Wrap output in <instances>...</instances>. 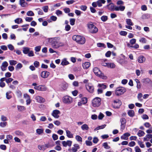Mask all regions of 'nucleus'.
Segmentation results:
<instances>
[{"mask_svg": "<svg viewBox=\"0 0 152 152\" xmlns=\"http://www.w3.org/2000/svg\"><path fill=\"white\" fill-rule=\"evenodd\" d=\"M145 60V58L143 56H140L138 57L137 58L138 61L140 63H143Z\"/></svg>", "mask_w": 152, "mask_h": 152, "instance_id": "18", "label": "nucleus"}, {"mask_svg": "<svg viewBox=\"0 0 152 152\" xmlns=\"http://www.w3.org/2000/svg\"><path fill=\"white\" fill-rule=\"evenodd\" d=\"M73 40L76 41L78 43L81 44H84L86 42L85 38L81 36L74 35L72 37Z\"/></svg>", "mask_w": 152, "mask_h": 152, "instance_id": "2", "label": "nucleus"}, {"mask_svg": "<svg viewBox=\"0 0 152 152\" xmlns=\"http://www.w3.org/2000/svg\"><path fill=\"white\" fill-rule=\"evenodd\" d=\"M86 88L90 93H92L94 92V88L93 85L91 83H88L86 85Z\"/></svg>", "mask_w": 152, "mask_h": 152, "instance_id": "6", "label": "nucleus"}, {"mask_svg": "<svg viewBox=\"0 0 152 152\" xmlns=\"http://www.w3.org/2000/svg\"><path fill=\"white\" fill-rule=\"evenodd\" d=\"M66 133L67 136L69 138H73V134L71 132L68 130H66Z\"/></svg>", "mask_w": 152, "mask_h": 152, "instance_id": "27", "label": "nucleus"}, {"mask_svg": "<svg viewBox=\"0 0 152 152\" xmlns=\"http://www.w3.org/2000/svg\"><path fill=\"white\" fill-rule=\"evenodd\" d=\"M68 84L66 83H64L62 84L61 88V90L62 91H65L67 89L68 87Z\"/></svg>", "mask_w": 152, "mask_h": 152, "instance_id": "21", "label": "nucleus"}, {"mask_svg": "<svg viewBox=\"0 0 152 152\" xmlns=\"http://www.w3.org/2000/svg\"><path fill=\"white\" fill-rule=\"evenodd\" d=\"M142 82L145 84H151L152 83V81L149 78L143 79L142 80Z\"/></svg>", "mask_w": 152, "mask_h": 152, "instance_id": "17", "label": "nucleus"}, {"mask_svg": "<svg viewBox=\"0 0 152 152\" xmlns=\"http://www.w3.org/2000/svg\"><path fill=\"white\" fill-rule=\"evenodd\" d=\"M126 23L128 25L132 26L133 25V23L132 20L130 19H127L126 20Z\"/></svg>", "mask_w": 152, "mask_h": 152, "instance_id": "29", "label": "nucleus"}, {"mask_svg": "<svg viewBox=\"0 0 152 152\" xmlns=\"http://www.w3.org/2000/svg\"><path fill=\"white\" fill-rule=\"evenodd\" d=\"M119 34L121 35L125 36L126 35L127 32L126 31H122L120 32Z\"/></svg>", "mask_w": 152, "mask_h": 152, "instance_id": "53", "label": "nucleus"}, {"mask_svg": "<svg viewBox=\"0 0 152 152\" xmlns=\"http://www.w3.org/2000/svg\"><path fill=\"white\" fill-rule=\"evenodd\" d=\"M60 113V111L58 110H54L52 113V115L55 118H58L59 116V114Z\"/></svg>", "mask_w": 152, "mask_h": 152, "instance_id": "11", "label": "nucleus"}, {"mask_svg": "<svg viewBox=\"0 0 152 152\" xmlns=\"http://www.w3.org/2000/svg\"><path fill=\"white\" fill-rule=\"evenodd\" d=\"M83 104H85L87 103V98L86 97H83L81 99V101Z\"/></svg>", "mask_w": 152, "mask_h": 152, "instance_id": "42", "label": "nucleus"}, {"mask_svg": "<svg viewBox=\"0 0 152 152\" xmlns=\"http://www.w3.org/2000/svg\"><path fill=\"white\" fill-rule=\"evenodd\" d=\"M80 148V147L79 145L77 144H75L73 145V147L72 149H69V151H72L73 152H76L78 149Z\"/></svg>", "mask_w": 152, "mask_h": 152, "instance_id": "14", "label": "nucleus"}, {"mask_svg": "<svg viewBox=\"0 0 152 152\" xmlns=\"http://www.w3.org/2000/svg\"><path fill=\"white\" fill-rule=\"evenodd\" d=\"M97 46L98 47H103L104 48H105V46L104 44L101 43H97Z\"/></svg>", "mask_w": 152, "mask_h": 152, "instance_id": "47", "label": "nucleus"}, {"mask_svg": "<svg viewBox=\"0 0 152 152\" xmlns=\"http://www.w3.org/2000/svg\"><path fill=\"white\" fill-rule=\"evenodd\" d=\"M52 138L54 140H56L58 139V136L56 134H53L52 135Z\"/></svg>", "mask_w": 152, "mask_h": 152, "instance_id": "57", "label": "nucleus"}, {"mask_svg": "<svg viewBox=\"0 0 152 152\" xmlns=\"http://www.w3.org/2000/svg\"><path fill=\"white\" fill-rule=\"evenodd\" d=\"M41 46H38L36 47L35 48V50L36 52H39L41 49Z\"/></svg>", "mask_w": 152, "mask_h": 152, "instance_id": "62", "label": "nucleus"}, {"mask_svg": "<svg viewBox=\"0 0 152 152\" xmlns=\"http://www.w3.org/2000/svg\"><path fill=\"white\" fill-rule=\"evenodd\" d=\"M34 88L35 89L39 91H44L46 90L47 88L45 86L39 85L38 86H34Z\"/></svg>", "mask_w": 152, "mask_h": 152, "instance_id": "10", "label": "nucleus"}, {"mask_svg": "<svg viewBox=\"0 0 152 152\" xmlns=\"http://www.w3.org/2000/svg\"><path fill=\"white\" fill-rule=\"evenodd\" d=\"M106 1L104 0H98L96 1V3L97 6L99 7H100L102 6V4H104Z\"/></svg>", "mask_w": 152, "mask_h": 152, "instance_id": "25", "label": "nucleus"}, {"mask_svg": "<svg viewBox=\"0 0 152 152\" xmlns=\"http://www.w3.org/2000/svg\"><path fill=\"white\" fill-rule=\"evenodd\" d=\"M63 101L65 103L69 104L72 102V98L69 96H65L63 98Z\"/></svg>", "mask_w": 152, "mask_h": 152, "instance_id": "7", "label": "nucleus"}, {"mask_svg": "<svg viewBox=\"0 0 152 152\" xmlns=\"http://www.w3.org/2000/svg\"><path fill=\"white\" fill-rule=\"evenodd\" d=\"M115 6L113 3H111L107 5L106 7H107L109 10L111 11H114L115 10Z\"/></svg>", "mask_w": 152, "mask_h": 152, "instance_id": "12", "label": "nucleus"}, {"mask_svg": "<svg viewBox=\"0 0 152 152\" xmlns=\"http://www.w3.org/2000/svg\"><path fill=\"white\" fill-rule=\"evenodd\" d=\"M98 87L102 90L105 89L107 88V86L104 84H99L98 85Z\"/></svg>", "mask_w": 152, "mask_h": 152, "instance_id": "31", "label": "nucleus"}, {"mask_svg": "<svg viewBox=\"0 0 152 152\" xmlns=\"http://www.w3.org/2000/svg\"><path fill=\"white\" fill-rule=\"evenodd\" d=\"M107 67L108 68H113L115 67V65L113 63H108Z\"/></svg>", "mask_w": 152, "mask_h": 152, "instance_id": "39", "label": "nucleus"}, {"mask_svg": "<svg viewBox=\"0 0 152 152\" xmlns=\"http://www.w3.org/2000/svg\"><path fill=\"white\" fill-rule=\"evenodd\" d=\"M29 48L27 47H24L23 48V52L25 54H26L29 52Z\"/></svg>", "mask_w": 152, "mask_h": 152, "instance_id": "32", "label": "nucleus"}, {"mask_svg": "<svg viewBox=\"0 0 152 152\" xmlns=\"http://www.w3.org/2000/svg\"><path fill=\"white\" fill-rule=\"evenodd\" d=\"M128 114L130 117H133L134 115V112L132 110H129L128 111Z\"/></svg>", "mask_w": 152, "mask_h": 152, "instance_id": "28", "label": "nucleus"}, {"mask_svg": "<svg viewBox=\"0 0 152 152\" xmlns=\"http://www.w3.org/2000/svg\"><path fill=\"white\" fill-rule=\"evenodd\" d=\"M36 99L38 102L42 103L45 102V100L44 98L39 96H37Z\"/></svg>", "mask_w": 152, "mask_h": 152, "instance_id": "20", "label": "nucleus"}, {"mask_svg": "<svg viewBox=\"0 0 152 152\" xmlns=\"http://www.w3.org/2000/svg\"><path fill=\"white\" fill-rule=\"evenodd\" d=\"M145 134L144 132L140 130L137 133V135L139 137H140L143 136Z\"/></svg>", "mask_w": 152, "mask_h": 152, "instance_id": "36", "label": "nucleus"}, {"mask_svg": "<svg viewBox=\"0 0 152 152\" xmlns=\"http://www.w3.org/2000/svg\"><path fill=\"white\" fill-rule=\"evenodd\" d=\"M101 99L99 97H96L92 101V105L94 107H97L99 106L101 104Z\"/></svg>", "mask_w": 152, "mask_h": 152, "instance_id": "5", "label": "nucleus"}, {"mask_svg": "<svg viewBox=\"0 0 152 152\" xmlns=\"http://www.w3.org/2000/svg\"><path fill=\"white\" fill-rule=\"evenodd\" d=\"M56 14L58 16H59L62 15L63 12L62 11L59 10H57L56 11Z\"/></svg>", "mask_w": 152, "mask_h": 152, "instance_id": "41", "label": "nucleus"}, {"mask_svg": "<svg viewBox=\"0 0 152 152\" xmlns=\"http://www.w3.org/2000/svg\"><path fill=\"white\" fill-rule=\"evenodd\" d=\"M10 64L11 65H15L17 63V61L15 60H11L9 61Z\"/></svg>", "mask_w": 152, "mask_h": 152, "instance_id": "48", "label": "nucleus"}, {"mask_svg": "<svg viewBox=\"0 0 152 152\" xmlns=\"http://www.w3.org/2000/svg\"><path fill=\"white\" fill-rule=\"evenodd\" d=\"M34 65L36 67H38L39 66V63L38 61H36L34 62Z\"/></svg>", "mask_w": 152, "mask_h": 152, "instance_id": "61", "label": "nucleus"}, {"mask_svg": "<svg viewBox=\"0 0 152 152\" xmlns=\"http://www.w3.org/2000/svg\"><path fill=\"white\" fill-rule=\"evenodd\" d=\"M76 139L79 142H82V138L79 135H77L75 137Z\"/></svg>", "mask_w": 152, "mask_h": 152, "instance_id": "46", "label": "nucleus"}, {"mask_svg": "<svg viewBox=\"0 0 152 152\" xmlns=\"http://www.w3.org/2000/svg\"><path fill=\"white\" fill-rule=\"evenodd\" d=\"M62 144L64 147H66L67 146L70 147L72 143V141L71 140H67L66 141H63L62 142Z\"/></svg>", "mask_w": 152, "mask_h": 152, "instance_id": "13", "label": "nucleus"}, {"mask_svg": "<svg viewBox=\"0 0 152 152\" xmlns=\"http://www.w3.org/2000/svg\"><path fill=\"white\" fill-rule=\"evenodd\" d=\"M15 23L17 24H19L23 22V20L22 18H18L15 20Z\"/></svg>", "mask_w": 152, "mask_h": 152, "instance_id": "33", "label": "nucleus"}, {"mask_svg": "<svg viewBox=\"0 0 152 152\" xmlns=\"http://www.w3.org/2000/svg\"><path fill=\"white\" fill-rule=\"evenodd\" d=\"M5 76L6 78H10L11 76V74L9 72H7L5 74Z\"/></svg>", "mask_w": 152, "mask_h": 152, "instance_id": "63", "label": "nucleus"}, {"mask_svg": "<svg viewBox=\"0 0 152 152\" xmlns=\"http://www.w3.org/2000/svg\"><path fill=\"white\" fill-rule=\"evenodd\" d=\"M108 18L107 16L103 15L101 18V20L103 22H105L107 20Z\"/></svg>", "mask_w": 152, "mask_h": 152, "instance_id": "40", "label": "nucleus"}, {"mask_svg": "<svg viewBox=\"0 0 152 152\" xmlns=\"http://www.w3.org/2000/svg\"><path fill=\"white\" fill-rule=\"evenodd\" d=\"M144 126L146 128L151 129V125L148 122H146L144 123Z\"/></svg>", "mask_w": 152, "mask_h": 152, "instance_id": "45", "label": "nucleus"}, {"mask_svg": "<svg viewBox=\"0 0 152 152\" xmlns=\"http://www.w3.org/2000/svg\"><path fill=\"white\" fill-rule=\"evenodd\" d=\"M87 26L89 31L92 33H96L98 31V29L91 23L87 24Z\"/></svg>", "mask_w": 152, "mask_h": 152, "instance_id": "4", "label": "nucleus"}, {"mask_svg": "<svg viewBox=\"0 0 152 152\" xmlns=\"http://www.w3.org/2000/svg\"><path fill=\"white\" fill-rule=\"evenodd\" d=\"M114 107L116 108H118L119 107L121 104V102L119 99H117L114 101Z\"/></svg>", "mask_w": 152, "mask_h": 152, "instance_id": "9", "label": "nucleus"}, {"mask_svg": "<svg viewBox=\"0 0 152 152\" xmlns=\"http://www.w3.org/2000/svg\"><path fill=\"white\" fill-rule=\"evenodd\" d=\"M26 15L28 16H32L34 15V14L31 11H28L26 13Z\"/></svg>", "mask_w": 152, "mask_h": 152, "instance_id": "43", "label": "nucleus"}, {"mask_svg": "<svg viewBox=\"0 0 152 152\" xmlns=\"http://www.w3.org/2000/svg\"><path fill=\"white\" fill-rule=\"evenodd\" d=\"M17 108L18 110L20 111H21L26 110L25 107L23 106L18 105Z\"/></svg>", "mask_w": 152, "mask_h": 152, "instance_id": "34", "label": "nucleus"}, {"mask_svg": "<svg viewBox=\"0 0 152 152\" xmlns=\"http://www.w3.org/2000/svg\"><path fill=\"white\" fill-rule=\"evenodd\" d=\"M120 122L121 124H126V120L125 118H121L120 119Z\"/></svg>", "mask_w": 152, "mask_h": 152, "instance_id": "50", "label": "nucleus"}, {"mask_svg": "<svg viewBox=\"0 0 152 152\" xmlns=\"http://www.w3.org/2000/svg\"><path fill=\"white\" fill-rule=\"evenodd\" d=\"M93 72L96 75L102 77L103 75V74H102L101 71L97 67H95L93 69Z\"/></svg>", "mask_w": 152, "mask_h": 152, "instance_id": "8", "label": "nucleus"}, {"mask_svg": "<svg viewBox=\"0 0 152 152\" xmlns=\"http://www.w3.org/2000/svg\"><path fill=\"white\" fill-rule=\"evenodd\" d=\"M15 134L18 136H19L22 137H23L24 136V133L21 131L19 130L16 131L15 132Z\"/></svg>", "mask_w": 152, "mask_h": 152, "instance_id": "23", "label": "nucleus"}, {"mask_svg": "<svg viewBox=\"0 0 152 152\" xmlns=\"http://www.w3.org/2000/svg\"><path fill=\"white\" fill-rule=\"evenodd\" d=\"M126 88L122 87H117L115 90V94L117 96H119L124 94L126 91Z\"/></svg>", "mask_w": 152, "mask_h": 152, "instance_id": "3", "label": "nucleus"}, {"mask_svg": "<svg viewBox=\"0 0 152 152\" xmlns=\"http://www.w3.org/2000/svg\"><path fill=\"white\" fill-rule=\"evenodd\" d=\"M135 152H141V151L139 147L137 146L135 147Z\"/></svg>", "mask_w": 152, "mask_h": 152, "instance_id": "64", "label": "nucleus"}, {"mask_svg": "<svg viewBox=\"0 0 152 152\" xmlns=\"http://www.w3.org/2000/svg\"><path fill=\"white\" fill-rule=\"evenodd\" d=\"M19 4L22 7H25L27 6V3L24 0H20Z\"/></svg>", "mask_w": 152, "mask_h": 152, "instance_id": "22", "label": "nucleus"}, {"mask_svg": "<svg viewBox=\"0 0 152 152\" xmlns=\"http://www.w3.org/2000/svg\"><path fill=\"white\" fill-rule=\"evenodd\" d=\"M75 2V1L73 0L67 1H66V3L68 5H70L73 4Z\"/></svg>", "mask_w": 152, "mask_h": 152, "instance_id": "58", "label": "nucleus"}, {"mask_svg": "<svg viewBox=\"0 0 152 152\" xmlns=\"http://www.w3.org/2000/svg\"><path fill=\"white\" fill-rule=\"evenodd\" d=\"M142 94L141 93H140L138 94L137 95V98L138 100L140 101H142V99H141V98L142 97Z\"/></svg>", "mask_w": 152, "mask_h": 152, "instance_id": "52", "label": "nucleus"}, {"mask_svg": "<svg viewBox=\"0 0 152 152\" xmlns=\"http://www.w3.org/2000/svg\"><path fill=\"white\" fill-rule=\"evenodd\" d=\"M138 143L141 148H144L145 147V145L142 142L139 141Z\"/></svg>", "mask_w": 152, "mask_h": 152, "instance_id": "60", "label": "nucleus"}, {"mask_svg": "<svg viewBox=\"0 0 152 152\" xmlns=\"http://www.w3.org/2000/svg\"><path fill=\"white\" fill-rule=\"evenodd\" d=\"M81 129L83 131H84L85 130H88L89 129L88 126L86 124H83L81 126Z\"/></svg>", "mask_w": 152, "mask_h": 152, "instance_id": "26", "label": "nucleus"}, {"mask_svg": "<svg viewBox=\"0 0 152 152\" xmlns=\"http://www.w3.org/2000/svg\"><path fill=\"white\" fill-rule=\"evenodd\" d=\"M150 15L148 14H144L142 15V18L143 19H145L149 18Z\"/></svg>", "mask_w": 152, "mask_h": 152, "instance_id": "38", "label": "nucleus"}, {"mask_svg": "<svg viewBox=\"0 0 152 152\" xmlns=\"http://www.w3.org/2000/svg\"><path fill=\"white\" fill-rule=\"evenodd\" d=\"M42 9L45 12H48V7L47 6L43 7Z\"/></svg>", "mask_w": 152, "mask_h": 152, "instance_id": "44", "label": "nucleus"}, {"mask_svg": "<svg viewBox=\"0 0 152 152\" xmlns=\"http://www.w3.org/2000/svg\"><path fill=\"white\" fill-rule=\"evenodd\" d=\"M36 133L38 134H41L43 132V129H38L36 130Z\"/></svg>", "mask_w": 152, "mask_h": 152, "instance_id": "35", "label": "nucleus"}, {"mask_svg": "<svg viewBox=\"0 0 152 152\" xmlns=\"http://www.w3.org/2000/svg\"><path fill=\"white\" fill-rule=\"evenodd\" d=\"M125 9V7L120 5L119 6H115V10L116 11H118L120 10L123 11Z\"/></svg>", "mask_w": 152, "mask_h": 152, "instance_id": "19", "label": "nucleus"}, {"mask_svg": "<svg viewBox=\"0 0 152 152\" xmlns=\"http://www.w3.org/2000/svg\"><path fill=\"white\" fill-rule=\"evenodd\" d=\"M75 19L72 18L70 20V24L71 25L73 26L75 24Z\"/></svg>", "mask_w": 152, "mask_h": 152, "instance_id": "55", "label": "nucleus"}, {"mask_svg": "<svg viewBox=\"0 0 152 152\" xmlns=\"http://www.w3.org/2000/svg\"><path fill=\"white\" fill-rule=\"evenodd\" d=\"M49 42L53 49H57L64 45V43L60 42L59 39L57 37L51 38L49 39Z\"/></svg>", "mask_w": 152, "mask_h": 152, "instance_id": "1", "label": "nucleus"}, {"mask_svg": "<svg viewBox=\"0 0 152 152\" xmlns=\"http://www.w3.org/2000/svg\"><path fill=\"white\" fill-rule=\"evenodd\" d=\"M50 19L52 21H55L57 19V18L56 16L52 15L50 17Z\"/></svg>", "mask_w": 152, "mask_h": 152, "instance_id": "56", "label": "nucleus"}, {"mask_svg": "<svg viewBox=\"0 0 152 152\" xmlns=\"http://www.w3.org/2000/svg\"><path fill=\"white\" fill-rule=\"evenodd\" d=\"M69 64V62L65 59H64L62 60L61 64L63 66Z\"/></svg>", "mask_w": 152, "mask_h": 152, "instance_id": "30", "label": "nucleus"}, {"mask_svg": "<svg viewBox=\"0 0 152 152\" xmlns=\"http://www.w3.org/2000/svg\"><path fill=\"white\" fill-rule=\"evenodd\" d=\"M87 8V7L86 5H81L80 7V9L83 11H86Z\"/></svg>", "mask_w": 152, "mask_h": 152, "instance_id": "51", "label": "nucleus"}, {"mask_svg": "<svg viewBox=\"0 0 152 152\" xmlns=\"http://www.w3.org/2000/svg\"><path fill=\"white\" fill-rule=\"evenodd\" d=\"M8 66V64L7 61H5L3 62L1 66V68L2 71H5Z\"/></svg>", "mask_w": 152, "mask_h": 152, "instance_id": "15", "label": "nucleus"}, {"mask_svg": "<svg viewBox=\"0 0 152 152\" xmlns=\"http://www.w3.org/2000/svg\"><path fill=\"white\" fill-rule=\"evenodd\" d=\"M13 80V79L11 78H7L6 81V82L7 84L11 83Z\"/></svg>", "mask_w": 152, "mask_h": 152, "instance_id": "49", "label": "nucleus"}, {"mask_svg": "<svg viewBox=\"0 0 152 152\" xmlns=\"http://www.w3.org/2000/svg\"><path fill=\"white\" fill-rule=\"evenodd\" d=\"M10 93L11 92H7L6 93V98L8 99H10L12 97L11 96L9 95Z\"/></svg>", "mask_w": 152, "mask_h": 152, "instance_id": "59", "label": "nucleus"}, {"mask_svg": "<svg viewBox=\"0 0 152 152\" xmlns=\"http://www.w3.org/2000/svg\"><path fill=\"white\" fill-rule=\"evenodd\" d=\"M49 75V72L46 71H42L41 74V77L44 78L48 77Z\"/></svg>", "mask_w": 152, "mask_h": 152, "instance_id": "16", "label": "nucleus"}, {"mask_svg": "<svg viewBox=\"0 0 152 152\" xmlns=\"http://www.w3.org/2000/svg\"><path fill=\"white\" fill-rule=\"evenodd\" d=\"M90 66V63L88 62H86L82 64V66L84 69H86Z\"/></svg>", "mask_w": 152, "mask_h": 152, "instance_id": "24", "label": "nucleus"}, {"mask_svg": "<svg viewBox=\"0 0 152 152\" xmlns=\"http://www.w3.org/2000/svg\"><path fill=\"white\" fill-rule=\"evenodd\" d=\"M102 146L106 149H109L110 148V147L108 145L107 142L104 143L102 144Z\"/></svg>", "mask_w": 152, "mask_h": 152, "instance_id": "37", "label": "nucleus"}, {"mask_svg": "<svg viewBox=\"0 0 152 152\" xmlns=\"http://www.w3.org/2000/svg\"><path fill=\"white\" fill-rule=\"evenodd\" d=\"M7 124V122H1L0 123V126L2 127H4L6 126Z\"/></svg>", "mask_w": 152, "mask_h": 152, "instance_id": "54", "label": "nucleus"}]
</instances>
